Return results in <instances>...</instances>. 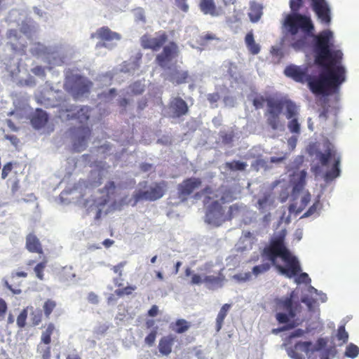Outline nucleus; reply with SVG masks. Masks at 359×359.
I'll list each match as a JSON object with an SVG mask.
<instances>
[{
	"label": "nucleus",
	"mask_w": 359,
	"mask_h": 359,
	"mask_svg": "<svg viewBox=\"0 0 359 359\" xmlns=\"http://www.w3.org/2000/svg\"><path fill=\"white\" fill-rule=\"evenodd\" d=\"M265 104L266 110L264 116L266 123L273 130H277L281 126L280 116L285 108L286 118L290 119L287 124L288 129L292 133L299 134L300 124L296 118L298 114V107L294 102L287 97L259 96L253 100V104L257 109L262 108Z\"/></svg>",
	"instance_id": "f257e3e1"
},
{
	"label": "nucleus",
	"mask_w": 359,
	"mask_h": 359,
	"mask_svg": "<svg viewBox=\"0 0 359 359\" xmlns=\"http://www.w3.org/2000/svg\"><path fill=\"white\" fill-rule=\"evenodd\" d=\"M285 231L271 239L269 246L265 247L262 256L271 262L278 272L291 278L297 276L302 271L299 262L292 255L285 244Z\"/></svg>",
	"instance_id": "f03ea898"
},
{
	"label": "nucleus",
	"mask_w": 359,
	"mask_h": 359,
	"mask_svg": "<svg viewBox=\"0 0 359 359\" xmlns=\"http://www.w3.org/2000/svg\"><path fill=\"white\" fill-rule=\"evenodd\" d=\"M303 5V0H290L292 13L288 14L284 21L287 32L292 36L291 47L295 50L304 49L306 46V36H311L314 26L310 17L297 12Z\"/></svg>",
	"instance_id": "7ed1b4c3"
},
{
	"label": "nucleus",
	"mask_w": 359,
	"mask_h": 359,
	"mask_svg": "<svg viewBox=\"0 0 359 359\" xmlns=\"http://www.w3.org/2000/svg\"><path fill=\"white\" fill-rule=\"evenodd\" d=\"M332 32L325 30L316 36L315 63L322 67H332L342 60L343 53L341 50H332L330 41Z\"/></svg>",
	"instance_id": "20e7f679"
},
{
	"label": "nucleus",
	"mask_w": 359,
	"mask_h": 359,
	"mask_svg": "<svg viewBox=\"0 0 359 359\" xmlns=\"http://www.w3.org/2000/svg\"><path fill=\"white\" fill-rule=\"evenodd\" d=\"M233 200L232 194L229 191H225L221 195L219 201H214L207 208L205 213V222L210 224L219 226L223 222L231 220L239 211V206L233 204L229 207L225 214L222 204L231 202Z\"/></svg>",
	"instance_id": "39448f33"
},
{
	"label": "nucleus",
	"mask_w": 359,
	"mask_h": 359,
	"mask_svg": "<svg viewBox=\"0 0 359 359\" xmlns=\"http://www.w3.org/2000/svg\"><path fill=\"white\" fill-rule=\"evenodd\" d=\"M318 76L310 82V90H337L345 81V69L344 67H324Z\"/></svg>",
	"instance_id": "423d86ee"
},
{
	"label": "nucleus",
	"mask_w": 359,
	"mask_h": 359,
	"mask_svg": "<svg viewBox=\"0 0 359 359\" xmlns=\"http://www.w3.org/2000/svg\"><path fill=\"white\" fill-rule=\"evenodd\" d=\"M318 106L322 108L320 117L325 119L330 116L336 118L339 112V91H312Z\"/></svg>",
	"instance_id": "0eeeda50"
},
{
	"label": "nucleus",
	"mask_w": 359,
	"mask_h": 359,
	"mask_svg": "<svg viewBox=\"0 0 359 359\" xmlns=\"http://www.w3.org/2000/svg\"><path fill=\"white\" fill-rule=\"evenodd\" d=\"M293 295L294 292H292L290 296L276 300V319L280 324L288 323L301 313V304L293 301Z\"/></svg>",
	"instance_id": "6e6552de"
},
{
	"label": "nucleus",
	"mask_w": 359,
	"mask_h": 359,
	"mask_svg": "<svg viewBox=\"0 0 359 359\" xmlns=\"http://www.w3.org/2000/svg\"><path fill=\"white\" fill-rule=\"evenodd\" d=\"M327 338L320 337L316 344L311 341H297L293 346L287 348V354L293 359H305L310 358L315 352L320 351L327 345Z\"/></svg>",
	"instance_id": "1a4fd4ad"
},
{
	"label": "nucleus",
	"mask_w": 359,
	"mask_h": 359,
	"mask_svg": "<svg viewBox=\"0 0 359 359\" xmlns=\"http://www.w3.org/2000/svg\"><path fill=\"white\" fill-rule=\"evenodd\" d=\"M316 155L322 166H328L331 161L333 163L331 168L325 173L326 181H332L340 175L341 156L333 145L330 144L324 152L318 151Z\"/></svg>",
	"instance_id": "9d476101"
},
{
	"label": "nucleus",
	"mask_w": 359,
	"mask_h": 359,
	"mask_svg": "<svg viewBox=\"0 0 359 359\" xmlns=\"http://www.w3.org/2000/svg\"><path fill=\"white\" fill-rule=\"evenodd\" d=\"M168 183L165 181H161L154 183L146 191L138 190L133 194V206L140 201H155L162 198L167 190Z\"/></svg>",
	"instance_id": "9b49d317"
},
{
	"label": "nucleus",
	"mask_w": 359,
	"mask_h": 359,
	"mask_svg": "<svg viewBox=\"0 0 359 359\" xmlns=\"http://www.w3.org/2000/svg\"><path fill=\"white\" fill-rule=\"evenodd\" d=\"M168 40V35L165 31H158L152 36L149 34L142 35L140 44L144 49L158 51Z\"/></svg>",
	"instance_id": "f8f14e48"
},
{
	"label": "nucleus",
	"mask_w": 359,
	"mask_h": 359,
	"mask_svg": "<svg viewBox=\"0 0 359 359\" xmlns=\"http://www.w3.org/2000/svg\"><path fill=\"white\" fill-rule=\"evenodd\" d=\"M65 86L67 90H90L93 83L86 77L69 70L65 74Z\"/></svg>",
	"instance_id": "ddd939ff"
},
{
	"label": "nucleus",
	"mask_w": 359,
	"mask_h": 359,
	"mask_svg": "<svg viewBox=\"0 0 359 359\" xmlns=\"http://www.w3.org/2000/svg\"><path fill=\"white\" fill-rule=\"evenodd\" d=\"M73 138V149L76 152L83 151L87 144V140L91 135V130L86 126H81L70 129Z\"/></svg>",
	"instance_id": "4468645a"
},
{
	"label": "nucleus",
	"mask_w": 359,
	"mask_h": 359,
	"mask_svg": "<svg viewBox=\"0 0 359 359\" xmlns=\"http://www.w3.org/2000/svg\"><path fill=\"white\" fill-rule=\"evenodd\" d=\"M162 48L163 50L157 54L155 61L158 66L165 68L174 58L178 56L180 50L175 41H170L168 45Z\"/></svg>",
	"instance_id": "2eb2a0df"
},
{
	"label": "nucleus",
	"mask_w": 359,
	"mask_h": 359,
	"mask_svg": "<svg viewBox=\"0 0 359 359\" xmlns=\"http://www.w3.org/2000/svg\"><path fill=\"white\" fill-rule=\"evenodd\" d=\"M284 74L287 77L292 79L296 82L307 83L309 87L310 82L314 79V76L309 74L307 67H302L294 65H287L284 70Z\"/></svg>",
	"instance_id": "dca6fc26"
},
{
	"label": "nucleus",
	"mask_w": 359,
	"mask_h": 359,
	"mask_svg": "<svg viewBox=\"0 0 359 359\" xmlns=\"http://www.w3.org/2000/svg\"><path fill=\"white\" fill-rule=\"evenodd\" d=\"M60 117L66 120L76 119L79 123L86 122L90 117V109L88 107L72 106L65 110H60Z\"/></svg>",
	"instance_id": "f3484780"
},
{
	"label": "nucleus",
	"mask_w": 359,
	"mask_h": 359,
	"mask_svg": "<svg viewBox=\"0 0 359 359\" xmlns=\"http://www.w3.org/2000/svg\"><path fill=\"white\" fill-rule=\"evenodd\" d=\"M202 184V180L198 177H189L184 180L177 186V194L179 198L185 201L189 196L198 189Z\"/></svg>",
	"instance_id": "a211bd4d"
},
{
	"label": "nucleus",
	"mask_w": 359,
	"mask_h": 359,
	"mask_svg": "<svg viewBox=\"0 0 359 359\" xmlns=\"http://www.w3.org/2000/svg\"><path fill=\"white\" fill-rule=\"evenodd\" d=\"M311 7L321 23L329 25L331 22V12L325 0H311Z\"/></svg>",
	"instance_id": "6ab92c4d"
},
{
	"label": "nucleus",
	"mask_w": 359,
	"mask_h": 359,
	"mask_svg": "<svg viewBox=\"0 0 359 359\" xmlns=\"http://www.w3.org/2000/svg\"><path fill=\"white\" fill-rule=\"evenodd\" d=\"M25 248L29 252L39 255L43 254L42 244L34 232H31L26 236Z\"/></svg>",
	"instance_id": "aec40b11"
},
{
	"label": "nucleus",
	"mask_w": 359,
	"mask_h": 359,
	"mask_svg": "<svg viewBox=\"0 0 359 359\" xmlns=\"http://www.w3.org/2000/svg\"><path fill=\"white\" fill-rule=\"evenodd\" d=\"M271 266H273L271 262L263 263L262 264L255 266L252 269V272L236 275L235 278L241 281H247L251 278L252 274L255 276H258L261 274L265 273L271 269Z\"/></svg>",
	"instance_id": "412c9836"
},
{
	"label": "nucleus",
	"mask_w": 359,
	"mask_h": 359,
	"mask_svg": "<svg viewBox=\"0 0 359 359\" xmlns=\"http://www.w3.org/2000/svg\"><path fill=\"white\" fill-rule=\"evenodd\" d=\"M222 271L223 269H221L216 275H207L204 277L203 283L209 289L214 290L224 285L226 278Z\"/></svg>",
	"instance_id": "4be33fe9"
},
{
	"label": "nucleus",
	"mask_w": 359,
	"mask_h": 359,
	"mask_svg": "<svg viewBox=\"0 0 359 359\" xmlns=\"http://www.w3.org/2000/svg\"><path fill=\"white\" fill-rule=\"evenodd\" d=\"M90 37L92 39L96 37L106 41H118L121 39V35L117 32L111 31L108 27L99 28L96 32L91 34Z\"/></svg>",
	"instance_id": "5701e85b"
},
{
	"label": "nucleus",
	"mask_w": 359,
	"mask_h": 359,
	"mask_svg": "<svg viewBox=\"0 0 359 359\" xmlns=\"http://www.w3.org/2000/svg\"><path fill=\"white\" fill-rule=\"evenodd\" d=\"M48 116L47 113L41 109H36L30 117L32 126L37 130L43 128L48 123Z\"/></svg>",
	"instance_id": "b1692460"
},
{
	"label": "nucleus",
	"mask_w": 359,
	"mask_h": 359,
	"mask_svg": "<svg viewBox=\"0 0 359 359\" xmlns=\"http://www.w3.org/2000/svg\"><path fill=\"white\" fill-rule=\"evenodd\" d=\"M169 107L175 117L185 115L189 110L187 104L181 97L173 98L170 102Z\"/></svg>",
	"instance_id": "393cba45"
},
{
	"label": "nucleus",
	"mask_w": 359,
	"mask_h": 359,
	"mask_svg": "<svg viewBox=\"0 0 359 359\" xmlns=\"http://www.w3.org/2000/svg\"><path fill=\"white\" fill-rule=\"evenodd\" d=\"M170 81L175 84H182L189 83L191 79L188 71L175 69L170 75Z\"/></svg>",
	"instance_id": "a878e982"
},
{
	"label": "nucleus",
	"mask_w": 359,
	"mask_h": 359,
	"mask_svg": "<svg viewBox=\"0 0 359 359\" xmlns=\"http://www.w3.org/2000/svg\"><path fill=\"white\" fill-rule=\"evenodd\" d=\"M175 337L172 334L161 337L158 343V351L163 355H168L172 349Z\"/></svg>",
	"instance_id": "bb28decb"
},
{
	"label": "nucleus",
	"mask_w": 359,
	"mask_h": 359,
	"mask_svg": "<svg viewBox=\"0 0 359 359\" xmlns=\"http://www.w3.org/2000/svg\"><path fill=\"white\" fill-rule=\"evenodd\" d=\"M201 196H205L203 203L208 204L212 199L220 198L221 196L217 194V191H215L212 187L206 186L200 192H198L195 195V198H199Z\"/></svg>",
	"instance_id": "cd10ccee"
},
{
	"label": "nucleus",
	"mask_w": 359,
	"mask_h": 359,
	"mask_svg": "<svg viewBox=\"0 0 359 359\" xmlns=\"http://www.w3.org/2000/svg\"><path fill=\"white\" fill-rule=\"evenodd\" d=\"M306 172L302 170L297 174L293 175V178L291 181L293 184V189L294 191H301L303 189L306 183Z\"/></svg>",
	"instance_id": "c85d7f7f"
},
{
	"label": "nucleus",
	"mask_w": 359,
	"mask_h": 359,
	"mask_svg": "<svg viewBox=\"0 0 359 359\" xmlns=\"http://www.w3.org/2000/svg\"><path fill=\"white\" fill-rule=\"evenodd\" d=\"M198 6L201 12L205 15H215L217 14L215 0H200Z\"/></svg>",
	"instance_id": "c756f323"
},
{
	"label": "nucleus",
	"mask_w": 359,
	"mask_h": 359,
	"mask_svg": "<svg viewBox=\"0 0 359 359\" xmlns=\"http://www.w3.org/2000/svg\"><path fill=\"white\" fill-rule=\"evenodd\" d=\"M191 327V323L184 319H177L172 323L170 328L177 334H182L187 332Z\"/></svg>",
	"instance_id": "7c9ffc66"
},
{
	"label": "nucleus",
	"mask_w": 359,
	"mask_h": 359,
	"mask_svg": "<svg viewBox=\"0 0 359 359\" xmlns=\"http://www.w3.org/2000/svg\"><path fill=\"white\" fill-rule=\"evenodd\" d=\"M245 42L250 53L252 55H257L259 53L260 46L255 41L252 31L249 32L246 34L245 37Z\"/></svg>",
	"instance_id": "2f4dec72"
},
{
	"label": "nucleus",
	"mask_w": 359,
	"mask_h": 359,
	"mask_svg": "<svg viewBox=\"0 0 359 359\" xmlns=\"http://www.w3.org/2000/svg\"><path fill=\"white\" fill-rule=\"evenodd\" d=\"M230 308H231V304H224L220 309L219 313L216 318V330H217V332H219L222 329L224 320Z\"/></svg>",
	"instance_id": "473e14b6"
},
{
	"label": "nucleus",
	"mask_w": 359,
	"mask_h": 359,
	"mask_svg": "<svg viewBox=\"0 0 359 359\" xmlns=\"http://www.w3.org/2000/svg\"><path fill=\"white\" fill-rule=\"evenodd\" d=\"M55 329V325L53 323H49L45 330L42 332L41 336V341L45 344L48 345L51 342V335Z\"/></svg>",
	"instance_id": "72a5a7b5"
},
{
	"label": "nucleus",
	"mask_w": 359,
	"mask_h": 359,
	"mask_svg": "<svg viewBox=\"0 0 359 359\" xmlns=\"http://www.w3.org/2000/svg\"><path fill=\"white\" fill-rule=\"evenodd\" d=\"M56 306L57 302L52 299H48L44 302L43 304V312L46 318L48 319L50 318V314L55 309Z\"/></svg>",
	"instance_id": "f704fd0d"
},
{
	"label": "nucleus",
	"mask_w": 359,
	"mask_h": 359,
	"mask_svg": "<svg viewBox=\"0 0 359 359\" xmlns=\"http://www.w3.org/2000/svg\"><path fill=\"white\" fill-rule=\"evenodd\" d=\"M29 309L32 310L30 313L32 325L36 327L39 325L43 320V311L40 309L33 310L32 306H29Z\"/></svg>",
	"instance_id": "c9c22d12"
},
{
	"label": "nucleus",
	"mask_w": 359,
	"mask_h": 359,
	"mask_svg": "<svg viewBox=\"0 0 359 359\" xmlns=\"http://www.w3.org/2000/svg\"><path fill=\"white\" fill-rule=\"evenodd\" d=\"M262 8L257 4H253L250 7V12L249 13V16L252 22H257L262 14Z\"/></svg>",
	"instance_id": "e433bc0d"
},
{
	"label": "nucleus",
	"mask_w": 359,
	"mask_h": 359,
	"mask_svg": "<svg viewBox=\"0 0 359 359\" xmlns=\"http://www.w3.org/2000/svg\"><path fill=\"white\" fill-rule=\"evenodd\" d=\"M29 309V306H27L26 308L23 309L17 317L16 323L20 329L24 328L26 325Z\"/></svg>",
	"instance_id": "4c0bfd02"
},
{
	"label": "nucleus",
	"mask_w": 359,
	"mask_h": 359,
	"mask_svg": "<svg viewBox=\"0 0 359 359\" xmlns=\"http://www.w3.org/2000/svg\"><path fill=\"white\" fill-rule=\"evenodd\" d=\"M219 137L224 144H230L233 141L235 133L233 130H231L230 131H221L219 133Z\"/></svg>",
	"instance_id": "58836bf2"
},
{
	"label": "nucleus",
	"mask_w": 359,
	"mask_h": 359,
	"mask_svg": "<svg viewBox=\"0 0 359 359\" xmlns=\"http://www.w3.org/2000/svg\"><path fill=\"white\" fill-rule=\"evenodd\" d=\"M358 354L359 348L355 344L351 343L346 346V351L344 352V355L346 357L350 358H355L358 355Z\"/></svg>",
	"instance_id": "ea45409f"
},
{
	"label": "nucleus",
	"mask_w": 359,
	"mask_h": 359,
	"mask_svg": "<svg viewBox=\"0 0 359 359\" xmlns=\"http://www.w3.org/2000/svg\"><path fill=\"white\" fill-rule=\"evenodd\" d=\"M185 275L187 276H189L191 275V278L189 283L191 285H199L203 283V279L202 278V277L197 273L192 274V271L189 267L185 269Z\"/></svg>",
	"instance_id": "a19ab883"
},
{
	"label": "nucleus",
	"mask_w": 359,
	"mask_h": 359,
	"mask_svg": "<svg viewBox=\"0 0 359 359\" xmlns=\"http://www.w3.org/2000/svg\"><path fill=\"white\" fill-rule=\"evenodd\" d=\"M137 287L135 285H128L123 288H119L115 290V294L119 297H122L125 295H130L133 292L136 290Z\"/></svg>",
	"instance_id": "79ce46f5"
},
{
	"label": "nucleus",
	"mask_w": 359,
	"mask_h": 359,
	"mask_svg": "<svg viewBox=\"0 0 359 359\" xmlns=\"http://www.w3.org/2000/svg\"><path fill=\"white\" fill-rule=\"evenodd\" d=\"M47 263L48 261L44 259L42 262L37 264L34 269L36 277L40 280L43 279V271L47 266Z\"/></svg>",
	"instance_id": "37998d69"
},
{
	"label": "nucleus",
	"mask_w": 359,
	"mask_h": 359,
	"mask_svg": "<svg viewBox=\"0 0 359 359\" xmlns=\"http://www.w3.org/2000/svg\"><path fill=\"white\" fill-rule=\"evenodd\" d=\"M226 166L231 170H244L247 164L239 161H233L231 162H227Z\"/></svg>",
	"instance_id": "c03bdc74"
},
{
	"label": "nucleus",
	"mask_w": 359,
	"mask_h": 359,
	"mask_svg": "<svg viewBox=\"0 0 359 359\" xmlns=\"http://www.w3.org/2000/svg\"><path fill=\"white\" fill-rule=\"evenodd\" d=\"M337 338L338 341H341L342 344L347 343L348 340V334L346 331L345 326L344 325H340L338 327L337 333Z\"/></svg>",
	"instance_id": "a18cd8bd"
},
{
	"label": "nucleus",
	"mask_w": 359,
	"mask_h": 359,
	"mask_svg": "<svg viewBox=\"0 0 359 359\" xmlns=\"http://www.w3.org/2000/svg\"><path fill=\"white\" fill-rule=\"evenodd\" d=\"M306 332L305 330H302V329H300V328L296 329L293 332L290 333V334L287 336V337L286 338V342L287 344H291L292 343V340L294 338L302 337H303L304 335V334Z\"/></svg>",
	"instance_id": "49530a36"
},
{
	"label": "nucleus",
	"mask_w": 359,
	"mask_h": 359,
	"mask_svg": "<svg viewBox=\"0 0 359 359\" xmlns=\"http://www.w3.org/2000/svg\"><path fill=\"white\" fill-rule=\"evenodd\" d=\"M157 335V327L153 329L151 332L145 337L144 342L149 346L154 345Z\"/></svg>",
	"instance_id": "de8ad7c7"
},
{
	"label": "nucleus",
	"mask_w": 359,
	"mask_h": 359,
	"mask_svg": "<svg viewBox=\"0 0 359 359\" xmlns=\"http://www.w3.org/2000/svg\"><path fill=\"white\" fill-rule=\"evenodd\" d=\"M321 203L319 201H316L309 208V210L304 214V217H309L311 215H313L318 210L321 208Z\"/></svg>",
	"instance_id": "09e8293b"
},
{
	"label": "nucleus",
	"mask_w": 359,
	"mask_h": 359,
	"mask_svg": "<svg viewBox=\"0 0 359 359\" xmlns=\"http://www.w3.org/2000/svg\"><path fill=\"white\" fill-rule=\"evenodd\" d=\"M218 39L216 36L212 33H207L200 36L199 44L201 46H205L208 42L211 40Z\"/></svg>",
	"instance_id": "8fccbe9b"
},
{
	"label": "nucleus",
	"mask_w": 359,
	"mask_h": 359,
	"mask_svg": "<svg viewBox=\"0 0 359 359\" xmlns=\"http://www.w3.org/2000/svg\"><path fill=\"white\" fill-rule=\"evenodd\" d=\"M257 204L259 210L264 212L266 206L269 205V196L266 195L260 198L257 201Z\"/></svg>",
	"instance_id": "3c124183"
},
{
	"label": "nucleus",
	"mask_w": 359,
	"mask_h": 359,
	"mask_svg": "<svg viewBox=\"0 0 359 359\" xmlns=\"http://www.w3.org/2000/svg\"><path fill=\"white\" fill-rule=\"evenodd\" d=\"M187 0H175L176 6L182 12L187 13L189 11Z\"/></svg>",
	"instance_id": "603ef678"
},
{
	"label": "nucleus",
	"mask_w": 359,
	"mask_h": 359,
	"mask_svg": "<svg viewBox=\"0 0 359 359\" xmlns=\"http://www.w3.org/2000/svg\"><path fill=\"white\" fill-rule=\"evenodd\" d=\"M126 264L127 262L123 261L118 263V264L114 266L111 269L114 273H116L118 275L119 277H121L123 275L122 269Z\"/></svg>",
	"instance_id": "864d4df0"
},
{
	"label": "nucleus",
	"mask_w": 359,
	"mask_h": 359,
	"mask_svg": "<svg viewBox=\"0 0 359 359\" xmlns=\"http://www.w3.org/2000/svg\"><path fill=\"white\" fill-rule=\"evenodd\" d=\"M13 169V163L11 162H8L6 163L3 168L1 172V177L2 179H6L8 174L11 172V171Z\"/></svg>",
	"instance_id": "5fc2aeb1"
},
{
	"label": "nucleus",
	"mask_w": 359,
	"mask_h": 359,
	"mask_svg": "<svg viewBox=\"0 0 359 359\" xmlns=\"http://www.w3.org/2000/svg\"><path fill=\"white\" fill-rule=\"evenodd\" d=\"M135 20L142 22H146V17L142 8H138L135 13Z\"/></svg>",
	"instance_id": "6e6d98bb"
},
{
	"label": "nucleus",
	"mask_w": 359,
	"mask_h": 359,
	"mask_svg": "<svg viewBox=\"0 0 359 359\" xmlns=\"http://www.w3.org/2000/svg\"><path fill=\"white\" fill-rule=\"evenodd\" d=\"M20 83L22 85H25L29 87H32L35 85L36 81L33 76H29L27 79H26L25 80H21Z\"/></svg>",
	"instance_id": "4d7b16f0"
},
{
	"label": "nucleus",
	"mask_w": 359,
	"mask_h": 359,
	"mask_svg": "<svg viewBox=\"0 0 359 359\" xmlns=\"http://www.w3.org/2000/svg\"><path fill=\"white\" fill-rule=\"evenodd\" d=\"M32 72L37 76L44 77L46 75L45 70L41 66H36L32 69Z\"/></svg>",
	"instance_id": "13d9d810"
},
{
	"label": "nucleus",
	"mask_w": 359,
	"mask_h": 359,
	"mask_svg": "<svg viewBox=\"0 0 359 359\" xmlns=\"http://www.w3.org/2000/svg\"><path fill=\"white\" fill-rule=\"evenodd\" d=\"M7 304L6 302L1 298H0V317L4 316L7 311Z\"/></svg>",
	"instance_id": "bf43d9fd"
},
{
	"label": "nucleus",
	"mask_w": 359,
	"mask_h": 359,
	"mask_svg": "<svg viewBox=\"0 0 359 359\" xmlns=\"http://www.w3.org/2000/svg\"><path fill=\"white\" fill-rule=\"evenodd\" d=\"M4 285L12 292L14 294H19L22 292V290L20 288H14L12 285H11L8 280H4Z\"/></svg>",
	"instance_id": "052dcab7"
},
{
	"label": "nucleus",
	"mask_w": 359,
	"mask_h": 359,
	"mask_svg": "<svg viewBox=\"0 0 359 359\" xmlns=\"http://www.w3.org/2000/svg\"><path fill=\"white\" fill-rule=\"evenodd\" d=\"M87 298L88 302L93 304H97L99 302L97 295L93 292L88 294Z\"/></svg>",
	"instance_id": "680f3d73"
},
{
	"label": "nucleus",
	"mask_w": 359,
	"mask_h": 359,
	"mask_svg": "<svg viewBox=\"0 0 359 359\" xmlns=\"http://www.w3.org/2000/svg\"><path fill=\"white\" fill-rule=\"evenodd\" d=\"M310 200H311L310 194H306V195L304 196L301 199L300 208L301 209L305 208V207L309 204Z\"/></svg>",
	"instance_id": "e2e57ef3"
},
{
	"label": "nucleus",
	"mask_w": 359,
	"mask_h": 359,
	"mask_svg": "<svg viewBox=\"0 0 359 359\" xmlns=\"http://www.w3.org/2000/svg\"><path fill=\"white\" fill-rule=\"evenodd\" d=\"M294 326V325L293 324H289V325L283 326V327H279V328L273 329L272 330V333L277 334L280 332L285 331V330H287L289 329L293 328Z\"/></svg>",
	"instance_id": "0e129e2a"
},
{
	"label": "nucleus",
	"mask_w": 359,
	"mask_h": 359,
	"mask_svg": "<svg viewBox=\"0 0 359 359\" xmlns=\"http://www.w3.org/2000/svg\"><path fill=\"white\" fill-rule=\"evenodd\" d=\"M297 281L299 283L303 282V283H310L311 278L309 277V275L306 273H301Z\"/></svg>",
	"instance_id": "69168bd1"
},
{
	"label": "nucleus",
	"mask_w": 359,
	"mask_h": 359,
	"mask_svg": "<svg viewBox=\"0 0 359 359\" xmlns=\"http://www.w3.org/2000/svg\"><path fill=\"white\" fill-rule=\"evenodd\" d=\"M219 97H220V96H219V93L217 92H215V93L209 94L208 98L210 102L214 103V102H216L217 101H218Z\"/></svg>",
	"instance_id": "338daca9"
},
{
	"label": "nucleus",
	"mask_w": 359,
	"mask_h": 359,
	"mask_svg": "<svg viewBox=\"0 0 359 359\" xmlns=\"http://www.w3.org/2000/svg\"><path fill=\"white\" fill-rule=\"evenodd\" d=\"M51 356V351H50V347L47 346L42 353V359H50Z\"/></svg>",
	"instance_id": "774afa93"
}]
</instances>
